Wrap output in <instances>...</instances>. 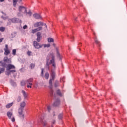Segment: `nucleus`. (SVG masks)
I'll use <instances>...</instances> for the list:
<instances>
[{
	"label": "nucleus",
	"mask_w": 127,
	"mask_h": 127,
	"mask_svg": "<svg viewBox=\"0 0 127 127\" xmlns=\"http://www.w3.org/2000/svg\"><path fill=\"white\" fill-rule=\"evenodd\" d=\"M25 84H26V81H21V86H24V85H25Z\"/></svg>",
	"instance_id": "cd10ccee"
},
{
	"label": "nucleus",
	"mask_w": 127,
	"mask_h": 127,
	"mask_svg": "<svg viewBox=\"0 0 127 127\" xmlns=\"http://www.w3.org/2000/svg\"><path fill=\"white\" fill-rule=\"evenodd\" d=\"M57 94L58 95V96H60V97H62V93H61V91L60 90H58L57 91Z\"/></svg>",
	"instance_id": "412c9836"
},
{
	"label": "nucleus",
	"mask_w": 127,
	"mask_h": 127,
	"mask_svg": "<svg viewBox=\"0 0 127 127\" xmlns=\"http://www.w3.org/2000/svg\"><path fill=\"white\" fill-rule=\"evenodd\" d=\"M52 65L54 69L56 68V64H55V57L54 56H52V59L50 60L49 62V59H47L46 68H47L48 70H50V65Z\"/></svg>",
	"instance_id": "f03ea898"
},
{
	"label": "nucleus",
	"mask_w": 127,
	"mask_h": 127,
	"mask_svg": "<svg viewBox=\"0 0 127 127\" xmlns=\"http://www.w3.org/2000/svg\"><path fill=\"white\" fill-rule=\"evenodd\" d=\"M12 54L13 55H15L16 54V50L14 49L12 50Z\"/></svg>",
	"instance_id": "7c9ffc66"
},
{
	"label": "nucleus",
	"mask_w": 127,
	"mask_h": 127,
	"mask_svg": "<svg viewBox=\"0 0 127 127\" xmlns=\"http://www.w3.org/2000/svg\"><path fill=\"white\" fill-rule=\"evenodd\" d=\"M48 42H54V40L53 38H48Z\"/></svg>",
	"instance_id": "393cba45"
},
{
	"label": "nucleus",
	"mask_w": 127,
	"mask_h": 127,
	"mask_svg": "<svg viewBox=\"0 0 127 127\" xmlns=\"http://www.w3.org/2000/svg\"><path fill=\"white\" fill-rule=\"evenodd\" d=\"M94 41H95V43H96V44H97V45H98V46H101V42H99V41L96 38V37H95V38L94 39Z\"/></svg>",
	"instance_id": "ddd939ff"
},
{
	"label": "nucleus",
	"mask_w": 127,
	"mask_h": 127,
	"mask_svg": "<svg viewBox=\"0 0 127 127\" xmlns=\"http://www.w3.org/2000/svg\"><path fill=\"white\" fill-rule=\"evenodd\" d=\"M10 73H15L16 71L14 69L9 70Z\"/></svg>",
	"instance_id": "72a5a7b5"
},
{
	"label": "nucleus",
	"mask_w": 127,
	"mask_h": 127,
	"mask_svg": "<svg viewBox=\"0 0 127 127\" xmlns=\"http://www.w3.org/2000/svg\"><path fill=\"white\" fill-rule=\"evenodd\" d=\"M58 86H59V83L56 82V83L55 84V87H58Z\"/></svg>",
	"instance_id": "4c0bfd02"
},
{
	"label": "nucleus",
	"mask_w": 127,
	"mask_h": 127,
	"mask_svg": "<svg viewBox=\"0 0 127 127\" xmlns=\"http://www.w3.org/2000/svg\"><path fill=\"white\" fill-rule=\"evenodd\" d=\"M23 29H26V28H27V25H25L23 27Z\"/></svg>",
	"instance_id": "ea45409f"
},
{
	"label": "nucleus",
	"mask_w": 127,
	"mask_h": 127,
	"mask_svg": "<svg viewBox=\"0 0 127 127\" xmlns=\"http://www.w3.org/2000/svg\"><path fill=\"white\" fill-rule=\"evenodd\" d=\"M44 25H45L46 28H47V25H46V24H45Z\"/></svg>",
	"instance_id": "de8ad7c7"
},
{
	"label": "nucleus",
	"mask_w": 127,
	"mask_h": 127,
	"mask_svg": "<svg viewBox=\"0 0 127 127\" xmlns=\"http://www.w3.org/2000/svg\"><path fill=\"white\" fill-rule=\"evenodd\" d=\"M27 54H28V55H29V56H30V54H31V52L28 51L27 52Z\"/></svg>",
	"instance_id": "79ce46f5"
},
{
	"label": "nucleus",
	"mask_w": 127,
	"mask_h": 127,
	"mask_svg": "<svg viewBox=\"0 0 127 127\" xmlns=\"http://www.w3.org/2000/svg\"><path fill=\"white\" fill-rule=\"evenodd\" d=\"M3 1H4V0H0V2H2Z\"/></svg>",
	"instance_id": "49530a36"
},
{
	"label": "nucleus",
	"mask_w": 127,
	"mask_h": 127,
	"mask_svg": "<svg viewBox=\"0 0 127 127\" xmlns=\"http://www.w3.org/2000/svg\"><path fill=\"white\" fill-rule=\"evenodd\" d=\"M54 116H55V113L54 112V113H53V116L54 117Z\"/></svg>",
	"instance_id": "8fccbe9b"
},
{
	"label": "nucleus",
	"mask_w": 127,
	"mask_h": 127,
	"mask_svg": "<svg viewBox=\"0 0 127 127\" xmlns=\"http://www.w3.org/2000/svg\"><path fill=\"white\" fill-rule=\"evenodd\" d=\"M3 72H4V68H0V74H1V73H3Z\"/></svg>",
	"instance_id": "c85d7f7f"
},
{
	"label": "nucleus",
	"mask_w": 127,
	"mask_h": 127,
	"mask_svg": "<svg viewBox=\"0 0 127 127\" xmlns=\"http://www.w3.org/2000/svg\"><path fill=\"white\" fill-rule=\"evenodd\" d=\"M36 32H37V30L36 29H34L32 30V33L34 34Z\"/></svg>",
	"instance_id": "473e14b6"
},
{
	"label": "nucleus",
	"mask_w": 127,
	"mask_h": 127,
	"mask_svg": "<svg viewBox=\"0 0 127 127\" xmlns=\"http://www.w3.org/2000/svg\"><path fill=\"white\" fill-rule=\"evenodd\" d=\"M3 61L5 63H8V64H10V63H11V60L10 59H8L7 57H5L4 58Z\"/></svg>",
	"instance_id": "1a4fd4ad"
},
{
	"label": "nucleus",
	"mask_w": 127,
	"mask_h": 127,
	"mask_svg": "<svg viewBox=\"0 0 127 127\" xmlns=\"http://www.w3.org/2000/svg\"><path fill=\"white\" fill-rule=\"evenodd\" d=\"M45 77L46 79H48L49 78V73H48V72L45 73Z\"/></svg>",
	"instance_id": "5701e85b"
},
{
	"label": "nucleus",
	"mask_w": 127,
	"mask_h": 127,
	"mask_svg": "<svg viewBox=\"0 0 127 127\" xmlns=\"http://www.w3.org/2000/svg\"><path fill=\"white\" fill-rule=\"evenodd\" d=\"M33 16L36 19H39L40 18H41V16H40V15H39L38 14H35L33 15Z\"/></svg>",
	"instance_id": "2eb2a0df"
},
{
	"label": "nucleus",
	"mask_w": 127,
	"mask_h": 127,
	"mask_svg": "<svg viewBox=\"0 0 127 127\" xmlns=\"http://www.w3.org/2000/svg\"><path fill=\"white\" fill-rule=\"evenodd\" d=\"M12 105H13V102H12L11 103H8V104H7L6 105V108L7 109H9V108H10V107H12Z\"/></svg>",
	"instance_id": "aec40b11"
},
{
	"label": "nucleus",
	"mask_w": 127,
	"mask_h": 127,
	"mask_svg": "<svg viewBox=\"0 0 127 127\" xmlns=\"http://www.w3.org/2000/svg\"><path fill=\"white\" fill-rule=\"evenodd\" d=\"M17 20V18H14L12 19H10L8 20V21H9L10 22H16V20Z\"/></svg>",
	"instance_id": "f3484780"
},
{
	"label": "nucleus",
	"mask_w": 127,
	"mask_h": 127,
	"mask_svg": "<svg viewBox=\"0 0 127 127\" xmlns=\"http://www.w3.org/2000/svg\"><path fill=\"white\" fill-rule=\"evenodd\" d=\"M51 76L52 79H50L49 84L50 86L52 87V80H54V78H55V71H54L53 69H52Z\"/></svg>",
	"instance_id": "39448f33"
},
{
	"label": "nucleus",
	"mask_w": 127,
	"mask_h": 127,
	"mask_svg": "<svg viewBox=\"0 0 127 127\" xmlns=\"http://www.w3.org/2000/svg\"><path fill=\"white\" fill-rule=\"evenodd\" d=\"M11 121L13 123L14 122H15V119H14V117H13L11 118Z\"/></svg>",
	"instance_id": "58836bf2"
},
{
	"label": "nucleus",
	"mask_w": 127,
	"mask_h": 127,
	"mask_svg": "<svg viewBox=\"0 0 127 127\" xmlns=\"http://www.w3.org/2000/svg\"><path fill=\"white\" fill-rule=\"evenodd\" d=\"M43 45H44L45 48H46V47H47V48L50 47V44H47V45L46 44L43 45Z\"/></svg>",
	"instance_id": "2f4dec72"
},
{
	"label": "nucleus",
	"mask_w": 127,
	"mask_h": 127,
	"mask_svg": "<svg viewBox=\"0 0 127 127\" xmlns=\"http://www.w3.org/2000/svg\"><path fill=\"white\" fill-rule=\"evenodd\" d=\"M25 106H26V103H25V102L23 101L20 103V108L18 109L19 117L23 120L24 119V114H23L22 113Z\"/></svg>",
	"instance_id": "7ed1b4c3"
},
{
	"label": "nucleus",
	"mask_w": 127,
	"mask_h": 127,
	"mask_svg": "<svg viewBox=\"0 0 127 127\" xmlns=\"http://www.w3.org/2000/svg\"><path fill=\"white\" fill-rule=\"evenodd\" d=\"M64 79H65V77H63V78L62 79V81H63V82H64Z\"/></svg>",
	"instance_id": "a18cd8bd"
},
{
	"label": "nucleus",
	"mask_w": 127,
	"mask_h": 127,
	"mask_svg": "<svg viewBox=\"0 0 127 127\" xmlns=\"http://www.w3.org/2000/svg\"><path fill=\"white\" fill-rule=\"evenodd\" d=\"M36 29H37V31H40V30H42V27H39Z\"/></svg>",
	"instance_id": "c756f323"
},
{
	"label": "nucleus",
	"mask_w": 127,
	"mask_h": 127,
	"mask_svg": "<svg viewBox=\"0 0 127 127\" xmlns=\"http://www.w3.org/2000/svg\"><path fill=\"white\" fill-rule=\"evenodd\" d=\"M40 122L41 123H42L44 127H48V124H47V122H46V121L43 120H41Z\"/></svg>",
	"instance_id": "f8f14e48"
},
{
	"label": "nucleus",
	"mask_w": 127,
	"mask_h": 127,
	"mask_svg": "<svg viewBox=\"0 0 127 127\" xmlns=\"http://www.w3.org/2000/svg\"><path fill=\"white\" fill-rule=\"evenodd\" d=\"M20 101H21V97H20V96H18L17 98V101L19 103V102H20Z\"/></svg>",
	"instance_id": "a878e982"
},
{
	"label": "nucleus",
	"mask_w": 127,
	"mask_h": 127,
	"mask_svg": "<svg viewBox=\"0 0 127 127\" xmlns=\"http://www.w3.org/2000/svg\"><path fill=\"white\" fill-rule=\"evenodd\" d=\"M18 1V0H13V5L14 7H15L16 6V4Z\"/></svg>",
	"instance_id": "6ab92c4d"
},
{
	"label": "nucleus",
	"mask_w": 127,
	"mask_h": 127,
	"mask_svg": "<svg viewBox=\"0 0 127 127\" xmlns=\"http://www.w3.org/2000/svg\"><path fill=\"white\" fill-rule=\"evenodd\" d=\"M11 69H15V66L13 64H9L6 66V70L9 71Z\"/></svg>",
	"instance_id": "6e6552de"
},
{
	"label": "nucleus",
	"mask_w": 127,
	"mask_h": 127,
	"mask_svg": "<svg viewBox=\"0 0 127 127\" xmlns=\"http://www.w3.org/2000/svg\"><path fill=\"white\" fill-rule=\"evenodd\" d=\"M52 123H53V124H55V121H54L52 122Z\"/></svg>",
	"instance_id": "09e8293b"
},
{
	"label": "nucleus",
	"mask_w": 127,
	"mask_h": 127,
	"mask_svg": "<svg viewBox=\"0 0 127 127\" xmlns=\"http://www.w3.org/2000/svg\"><path fill=\"white\" fill-rule=\"evenodd\" d=\"M2 40H3V38L0 39V42H2Z\"/></svg>",
	"instance_id": "37998d69"
},
{
	"label": "nucleus",
	"mask_w": 127,
	"mask_h": 127,
	"mask_svg": "<svg viewBox=\"0 0 127 127\" xmlns=\"http://www.w3.org/2000/svg\"><path fill=\"white\" fill-rule=\"evenodd\" d=\"M30 67L31 69H33L35 67V64H31Z\"/></svg>",
	"instance_id": "bb28decb"
},
{
	"label": "nucleus",
	"mask_w": 127,
	"mask_h": 127,
	"mask_svg": "<svg viewBox=\"0 0 127 127\" xmlns=\"http://www.w3.org/2000/svg\"><path fill=\"white\" fill-rule=\"evenodd\" d=\"M7 116L8 118V119H11V116H12V113L10 112H8L7 113Z\"/></svg>",
	"instance_id": "a211bd4d"
},
{
	"label": "nucleus",
	"mask_w": 127,
	"mask_h": 127,
	"mask_svg": "<svg viewBox=\"0 0 127 127\" xmlns=\"http://www.w3.org/2000/svg\"><path fill=\"white\" fill-rule=\"evenodd\" d=\"M47 109H48V112H50V110H51V107H50V106H48Z\"/></svg>",
	"instance_id": "c9c22d12"
},
{
	"label": "nucleus",
	"mask_w": 127,
	"mask_h": 127,
	"mask_svg": "<svg viewBox=\"0 0 127 127\" xmlns=\"http://www.w3.org/2000/svg\"><path fill=\"white\" fill-rule=\"evenodd\" d=\"M37 41H38V42H40V39L42 38V36H41V33L40 32H38L37 33Z\"/></svg>",
	"instance_id": "9d476101"
},
{
	"label": "nucleus",
	"mask_w": 127,
	"mask_h": 127,
	"mask_svg": "<svg viewBox=\"0 0 127 127\" xmlns=\"http://www.w3.org/2000/svg\"><path fill=\"white\" fill-rule=\"evenodd\" d=\"M41 70H42L41 75H42V77H43V71H44V69L43 68H42Z\"/></svg>",
	"instance_id": "e433bc0d"
},
{
	"label": "nucleus",
	"mask_w": 127,
	"mask_h": 127,
	"mask_svg": "<svg viewBox=\"0 0 127 127\" xmlns=\"http://www.w3.org/2000/svg\"><path fill=\"white\" fill-rule=\"evenodd\" d=\"M57 54L58 56H60V54L59 53V52L57 51Z\"/></svg>",
	"instance_id": "c03bdc74"
},
{
	"label": "nucleus",
	"mask_w": 127,
	"mask_h": 127,
	"mask_svg": "<svg viewBox=\"0 0 127 127\" xmlns=\"http://www.w3.org/2000/svg\"><path fill=\"white\" fill-rule=\"evenodd\" d=\"M63 118V114H60L58 116L59 120H62Z\"/></svg>",
	"instance_id": "b1692460"
},
{
	"label": "nucleus",
	"mask_w": 127,
	"mask_h": 127,
	"mask_svg": "<svg viewBox=\"0 0 127 127\" xmlns=\"http://www.w3.org/2000/svg\"><path fill=\"white\" fill-rule=\"evenodd\" d=\"M27 87L32 88V82H33V78H29L26 81Z\"/></svg>",
	"instance_id": "20e7f679"
},
{
	"label": "nucleus",
	"mask_w": 127,
	"mask_h": 127,
	"mask_svg": "<svg viewBox=\"0 0 127 127\" xmlns=\"http://www.w3.org/2000/svg\"><path fill=\"white\" fill-rule=\"evenodd\" d=\"M4 54L5 56H7L9 53H10V51L8 49V46L7 45H5V48L4 49Z\"/></svg>",
	"instance_id": "423d86ee"
},
{
	"label": "nucleus",
	"mask_w": 127,
	"mask_h": 127,
	"mask_svg": "<svg viewBox=\"0 0 127 127\" xmlns=\"http://www.w3.org/2000/svg\"><path fill=\"white\" fill-rule=\"evenodd\" d=\"M0 63H1V62H0Z\"/></svg>",
	"instance_id": "603ef678"
},
{
	"label": "nucleus",
	"mask_w": 127,
	"mask_h": 127,
	"mask_svg": "<svg viewBox=\"0 0 127 127\" xmlns=\"http://www.w3.org/2000/svg\"><path fill=\"white\" fill-rule=\"evenodd\" d=\"M22 93L23 94V96L24 99H26L27 98V94H26V92H25V91L22 90Z\"/></svg>",
	"instance_id": "dca6fc26"
},
{
	"label": "nucleus",
	"mask_w": 127,
	"mask_h": 127,
	"mask_svg": "<svg viewBox=\"0 0 127 127\" xmlns=\"http://www.w3.org/2000/svg\"><path fill=\"white\" fill-rule=\"evenodd\" d=\"M6 75H7V76H8V75L10 74V70H7V71L5 73Z\"/></svg>",
	"instance_id": "f704fd0d"
},
{
	"label": "nucleus",
	"mask_w": 127,
	"mask_h": 127,
	"mask_svg": "<svg viewBox=\"0 0 127 127\" xmlns=\"http://www.w3.org/2000/svg\"><path fill=\"white\" fill-rule=\"evenodd\" d=\"M43 25H44V24L42 22H37L34 24V27H38V26H43Z\"/></svg>",
	"instance_id": "9b49d317"
},
{
	"label": "nucleus",
	"mask_w": 127,
	"mask_h": 127,
	"mask_svg": "<svg viewBox=\"0 0 127 127\" xmlns=\"http://www.w3.org/2000/svg\"><path fill=\"white\" fill-rule=\"evenodd\" d=\"M19 12L17 13V15L18 16H23V14L26 13V15L28 14L29 16H31L32 13L31 11L29 10L27 11V8L24 6H19L18 8Z\"/></svg>",
	"instance_id": "f257e3e1"
},
{
	"label": "nucleus",
	"mask_w": 127,
	"mask_h": 127,
	"mask_svg": "<svg viewBox=\"0 0 127 127\" xmlns=\"http://www.w3.org/2000/svg\"><path fill=\"white\" fill-rule=\"evenodd\" d=\"M4 30H5V27H0V31H1V32H3Z\"/></svg>",
	"instance_id": "4be33fe9"
},
{
	"label": "nucleus",
	"mask_w": 127,
	"mask_h": 127,
	"mask_svg": "<svg viewBox=\"0 0 127 127\" xmlns=\"http://www.w3.org/2000/svg\"><path fill=\"white\" fill-rule=\"evenodd\" d=\"M33 46L36 49H39V48H41V47L43 46V45H41L40 44L37 43L36 41H34Z\"/></svg>",
	"instance_id": "0eeeda50"
},
{
	"label": "nucleus",
	"mask_w": 127,
	"mask_h": 127,
	"mask_svg": "<svg viewBox=\"0 0 127 127\" xmlns=\"http://www.w3.org/2000/svg\"><path fill=\"white\" fill-rule=\"evenodd\" d=\"M60 105V101L58 99L54 103V107H58V106Z\"/></svg>",
	"instance_id": "4468645a"
},
{
	"label": "nucleus",
	"mask_w": 127,
	"mask_h": 127,
	"mask_svg": "<svg viewBox=\"0 0 127 127\" xmlns=\"http://www.w3.org/2000/svg\"><path fill=\"white\" fill-rule=\"evenodd\" d=\"M51 96H53V90H51L50 92Z\"/></svg>",
	"instance_id": "a19ab883"
},
{
	"label": "nucleus",
	"mask_w": 127,
	"mask_h": 127,
	"mask_svg": "<svg viewBox=\"0 0 127 127\" xmlns=\"http://www.w3.org/2000/svg\"><path fill=\"white\" fill-rule=\"evenodd\" d=\"M20 1H22V0H20Z\"/></svg>",
	"instance_id": "3c124183"
}]
</instances>
